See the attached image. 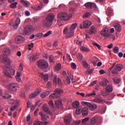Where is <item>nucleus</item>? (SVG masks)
Wrapping results in <instances>:
<instances>
[{
  "label": "nucleus",
  "instance_id": "1",
  "mask_svg": "<svg viewBox=\"0 0 125 125\" xmlns=\"http://www.w3.org/2000/svg\"><path fill=\"white\" fill-rule=\"evenodd\" d=\"M2 62L4 64H6L3 66L4 73L6 76L9 78H12V75H14L15 74V70L13 69H11V68L7 66L11 64L10 60L7 58H3Z\"/></svg>",
  "mask_w": 125,
  "mask_h": 125
},
{
  "label": "nucleus",
  "instance_id": "2",
  "mask_svg": "<svg viewBox=\"0 0 125 125\" xmlns=\"http://www.w3.org/2000/svg\"><path fill=\"white\" fill-rule=\"evenodd\" d=\"M54 19V14L50 13L49 14L43 21V25L47 28H49L53 24V21Z\"/></svg>",
  "mask_w": 125,
  "mask_h": 125
},
{
  "label": "nucleus",
  "instance_id": "3",
  "mask_svg": "<svg viewBox=\"0 0 125 125\" xmlns=\"http://www.w3.org/2000/svg\"><path fill=\"white\" fill-rule=\"evenodd\" d=\"M81 104L83 106L89 107V109L91 111H94L97 108V106L95 104H91L87 102H82Z\"/></svg>",
  "mask_w": 125,
  "mask_h": 125
},
{
  "label": "nucleus",
  "instance_id": "4",
  "mask_svg": "<svg viewBox=\"0 0 125 125\" xmlns=\"http://www.w3.org/2000/svg\"><path fill=\"white\" fill-rule=\"evenodd\" d=\"M58 17L59 19L64 21H68L71 18V16L64 12L59 13Z\"/></svg>",
  "mask_w": 125,
  "mask_h": 125
},
{
  "label": "nucleus",
  "instance_id": "5",
  "mask_svg": "<svg viewBox=\"0 0 125 125\" xmlns=\"http://www.w3.org/2000/svg\"><path fill=\"white\" fill-rule=\"evenodd\" d=\"M38 67L42 69H44L48 67V62L44 60H41L38 62Z\"/></svg>",
  "mask_w": 125,
  "mask_h": 125
},
{
  "label": "nucleus",
  "instance_id": "6",
  "mask_svg": "<svg viewBox=\"0 0 125 125\" xmlns=\"http://www.w3.org/2000/svg\"><path fill=\"white\" fill-rule=\"evenodd\" d=\"M124 68V66L121 64H117L111 71V73L115 74H118L119 71H121Z\"/></svg>",
  "mask_w": 125,
  "mask_h": 125
},
{
  "label": "nucleus",
  "instance_id": "7",
  "mask_svg": "<svg viewBox=\"0 0 125 125\" xmlns=\"http://www.w3.org/2000/svg\"><path fill=\"white\" fill-rule=\"evenodd\" d=\"M77 25V23H73L72 25H71L70 27L69 28L70 31H69L68 34H67L68 38L73 36L74 34V30L76 29Z\"/></svg>",
  "mask_w": 125,
  "mask_h": 125
},
{
  "label": "nucleus",
  "instance_id": "8",
  "mask_svg": "<svg viewBox=\"0 0 125 125\" xmlns=\"http://www.w3.org/2000/svg\"><path fill=\"white\" fill-rule=\"evenodd\" d=\"M18 87H19V85L14 83H10L8 86V89L11 91H16Z\"/></svg>",
  "mask_w": 125,
  "mask_h": 125
},
{
  "label": "nucleus",
  "instance_id": "9",
  "mask_svg": "<svg viewBox=\"0 0 125 125\" xmlns=\"http://www.w3.org/2000/svg\"><path fill=\"white\" fill-rule=\"evenodd\" d=\"M101 34L105 38H108L110 36L109 29L107 28H105L102 29L101 32Z\"/></svg>",
  "mask_w": 125,
  "mask_h": 125
},
{
  "label": "nucleus",
  "instance_id": "10",
  "mask_svg": "<svg viewBox=\"0 0 125 125\" xmlns=\"http://www.w3.org/2000/svg\"><path fill=\"white\" fill-rule=\"evenodd\" d=\"M25 39L24 38V37H22V36L21 35L17 36L15 39V42L17 44L21 43Z\"/></svg>",
  "mask_w": 125,
  "mask_h": 125
},
{
  "label": "nucleus",
  "instance_id": "11",
  "mask_svg": "<svg viewBox=\"0 0 125 125\" xmlns=\"http://www.w3.org/2000/svg\"><path fill=\"white\" fill-rule=\"evenodd\" d=\"M64 121L65 122L66 125H69L71 122V116L70 115L65 117Z\"/></svg>",
  "mask_w": 125,
  "mask_h": 125
},
{
  "label": "nucleus",
  "instance_id": "12",
  "mask_svg": "<svg viewBox=\"0 0 125 125\" xmlns=\"http://www.w3.org/2000/svg\"><path fill=\"white\" fill-rule=\"evenodd\" d=\"M33 31V28L32 25H29V26H25V27H24V32L26 34L31 33Z\"/></svg>",
  "mask_w": 125,
  "mask_h": 125
},
{
  "label": "nucleus",
  "instance_id": "13",
  "mask_svg": "<svg viewBox=\"0 0 125 125\" xmlns=\"http://www.w3.org/2000/svg\"><path fill=\"white\" fill-rule=\"evenodd\" d=\"M21 22V21H20V19H19V17H18L14 23L13 24V27L15 29H17L18 28V26H19V24H20V22Z\"/></svg>",
  "mask_w": 125,
  "mask_h": 125
},
{
  "label": "nucleus",
  "instance_id": "14",
  "mask_svg": "<svg viewBox=\"0 0 125 125\" xmlns=\"http://www.w3.org/2000/svg\"><path fill=\"white\" fill-rule=\"evenodd\" d=\"M41 89H38V90L36 91L33 94L30 95L29 98L30 99H33V98H35L36 96H37V95H38V94H40L41 93Z\"/></svg>",
  "mask_w": 125,
  "mask_h": 125
},
{
  "label": "nucleus",
  "instance_id": "15",
  "mask_svg": "<svg viewBox=\"0 0 125 125\" xmlns=\"http://www.w3.org/2000/svg\"><path fill=\"white\" fill-rule=\"evenodd\" d=\"M82 113L83 117H86L88 114V109L87 108V107H85L82 108Z\"/></svg>",
  "mask_w": 125,
  "mask_h": 125
},
{
  "label": "nucleus",
  "instance_id": "16",
  "mask_svg": "<svg viewBox=\"0 0 125 125\" xmlns=\"http://www.w3.org/2000/svg\"><path fill=\"white\" fill-rule=\"evenodd\" d=\"M55 104L57 108L59 109L60 108L62 107V102L61 100H57L55 101Z\"/></svg>",
  "mask_w": 125,
  "mask_h": 125
},
{
  "label": "nucleus",
  "instance_id": "17",
  "mask_svg": "<svg viewBox=\"0 0 125 125\" xmlns=\"http://www.w3.org/2000/svg\"><path fill=\"white\" fill-rule=\"evenodd\" d=\"M3 53L4 55L10 56L11 53V50L8 48H5L3 50Z\"/></svg>",
  "mask_w": 125,
  "mask_h": 125
},
{
  "label": "nucleus",
  "instance_id": "18",
  "mask_svg": "<svg viewBox=\"0 0 125 125\" xmlns=\"http://www.w3.org/2000/svg\"><path fill=\"white\" fill-rule=\"evenodd\" d=\"M109 83V82L107 80L104 79L102 82L100 83V84L101 86H103V87H105Z\"/></svg>",
  "mask_w": 125,
  "mask_h": 125
},
{
  "label": "nucleus",
  "instance_id": "19",
  "mask_svg": "<svg viewBox=\"0 0 125 125\" xmlns=\"http://www.w3.org/2000/svg\"><path fill=\"white\" fill-rule=\"evenodd\" d=\"M91 24L92 23L89 21H83V27H84V28H88Z\"/></svg>",
  "mask_w": 125,
  "mask_h": 125
},
{
  "label": "nucleus",
  "instance_id": "20",
  "mask_svg": "<svg viewBox=\"0 0 125 125\" xmlns=\"http://www.w3.org/2000/svg\"><path fill=\"white\" fill-rule=\"evenodd\" d=\"M40 115L41 116V120L42 121H45L47 120V119L49 118V116L47 115H45L42 112H40Z\"/></svg>",
  "mask_w": 125,
  "mask_h": 125
},
{
  "label": "nucleus",
  "instance_id": "21",
  "mask_svg": "<svg viewBox=\"0 0 125 125\" xmlns=\"http://www.w3.org/2000/svg\"><path fill=\"white\" fill-rule=\"evenodd\" d=\"M94 103H98V104H103L105 103V101L104 99H102L100 98H96L94 100Z\"/></svg>",
  "mask_w": 125,
  "mask_h": 125
},
{
  "label": "nucleus",
  "instance_id": "22",
  "mask_svg": "<svg viewBox=\"0 0 125 125\" xmlns=\"http://www.w3.org/2000/svg\"><path fill=\"white\" fill-rule=\"evenodd\" d=\"M21 3L25 7H29L30 6V2L26 1L25 0H21Z\"/></svg>",
  "mask_w": 125,
  "mask_h": 125
},
{
  "label": "nucleus",
  "instance_id": "23",
  "mask_svg": "<svg viewBox=\"0 0 125 125\" xmlns=\"http://www.w3.org/2000/svg\"><path fill=\"white\" fill-rule=\"evenodd\" d=\"M41 76L44 79V81L45 82H47L48 79V74H44L43 73L41 72L40 73Z\"/></svg>",
  "mask_w": 125,
  "mask_h": 125
},
{
  "label": "nucleus",
  "instance_id": "24",
  "mask_svg": "<svg viewBox=\"0 0 125 125\" xmlns=\"http://www.w3.org/2000/svg\"><path fill=\"white\" fill-rule=\"evenodd\" d=\"M114 27L115 30H117L118 32H120L122 30L121 25H120L119 23H116V24H115Z\"/></svg>",
  "mask_w": 125,
  "mask_h": 125
},
{
  "label": "nucleus",
  "instance_id": "25",
  "mask_svg": "<svg viewBox=\"0 0 125 125\" xmlns=\"http://www.w3.org/2000/svg\"><path fill=\"white\" fill-rule=\"evenodd\" d=\"M79 105H80V103L77 101H75L72 104L73 107L76 109H77L78 107H79Z\"/></svg>",
  "mask_w": 125,
  "mask_h": 125
},
{
  "label": "nucleus",
  "instance_id": "26",
  "mask_svg": "<svg viewBox=\"0 0 125 125\" xmlns=\"http://www.w3.org/2000/svg\"><path fill=\"white\" fill-rule=\"evenodd\" d=\"M89 120V117H86L82 119V122H81V123L82 124V125H86V124Z\"/></svg>",
  "mask_w": 125,
  "mask_h": 125
},
{
  "label": "nucleus",
  "instance_id": "27",
  "mask_svg": "<svg viewBox=\"0 0 125 125\" xmlns=\"http://www.w3.org/2000/svg\"><path fill=\"white\" fill-rule=\"evenodd\" d=\"M105 90L108 92H112L113 91V87L111 85L108 84L105 88Z\"/></svg>",
  "mask_w": 125,
  "mask_h": 125
},
{
  "label": "nucleus",
  "instance_id": "28",
  "mask_svg": "<svg viewBox=\"0 0 125 125\" xmlns=\"http://www.w3.org/2000/svg\"><path fill=\"white\" fill-rule=\"evenodd\" d=\"M15 103H16V104L13 106L11 108V111H15V110L16 109H17V108H18V107H19V105H18V101H15Z\"/></svg>",
  "mask_w": 125,
  "mask_h": 125
},
{
  "label": "nucleus",
  "instance_id": "29",
  "mask_svg": "<svg viewBox=\"0 0 125 125\" xmlns=\"http://www.w3.org/2000/svg\"><path fill=\"white\" fill-rule=\"evenodd\" d=\"M55 92L56 94L58 95V94H62V93H63V91L62 89L57 88L55 89Z\"/></svg>",
  "mask_w": 125,
  "mask_h": 125
},
{
  "label": "nucleus",
  "instance_id": "30",
  "mask_svg": "<svg viewBox=\"0 0 125 125\" xmlns=\"http://www.w3.org/2000/svg\"><path fill=\"white\" fill-rule=\"evenodd\" d=\"M96 122L97 124H101L102 122V118L101 117H95Z\"/></svg>",
  "mask_w": 125,
  "mask_h": 125
},
{
  "label": "nucleus",
  "instance_id": "31",
  "mask_svg": "<svg viewBox=\"0 0 125 125\" xmlns=\"http://www.w3.org/2000/svg\"><path fill=\"white\" fill-rule=\"evenodd\" d=\"M92 2H87L84 4V6L86 7V8L89 9H91L92 8Z\"/></svg>",
  "mask_w": 125,
  "mask_h": 125
},
{
  "label": "nucleus",
  "instance_id": "32",
  "mask_svg": "<svg viewBox=\"0 0 125 125\" xmlns=\"http://www.w3.org/2000/svg\"><path fill=\"white\" fill-rule=\"evenodd\" d=\"M83 110V108L82 107V106H79V107L76 108V113L77 115H80L82 113V110Z\"/></svg>",
  "mask_w": 125,
  "mask_h": 125
},
{
  "label": "nucleus",
  "instance_id": "33",
  "mask_svg": "<svg viewBox=\"0 0 125 125\" xmlns=\"http://www.w3.org/2000/svg\"><path fill=\"white\" fill-rule=\"evenodd\" d=\"M42 110L43 111H45V112H47V113L50 112V111L48 108L47 105L46 104H44L42 106Z\"/></svg>",
  "mask_w": 125,
  "mask_h": 125
},
{
  "label": "nucleus",
  "instance_id": "34",
  "mask_svg": "<svg viewBox=\"0 0 125 125\" xmlns=\"http://www.w3.org/2000/svg\"><path fill=\"white\" fill-rule=\"evenodd\" d=\"M18 4V3L17 2H15L14 3H11L10 5V7L11 9H15L17 8V6Z\"/></svg>",
  "mask_w": 125,
  "mask_h": 125
},
{
  "label": "nucleus",
  "instance_id": "35",
  "mask_svg": "<svg viewBox=\"0 0 125 125\" xmlns=\"http://www.w3.org/2000/svg\"><path fill=\"white\" fill-rule=\"evenodd\" d=\"M96 31V27H94V26H91L90 28V34H92L93 33H95Z\"/></svg>",
  "mask_w": 125,
  "mask_h": 125
},
{
  "label": "nucleus",
  "instance_id": "36",
  "mask_svg": "<svg viewBox=\"0 0 125 125\" xmlns=\"http://www.w3.org/2000/svg\"><path fill=\"white\" fill-rule=\"evenodd\" d=\"M20 76H21L20 72H17V75L16 76V78L17 81L18 82H21V78L20 77Z\"/></svg>",
  "mask_w": 125,
  "mask_h": 125
},
{
  "label": "nucleus",
  "instance_id": "37",
  "mask_svg": "<svg viewBox=\"0 0 125 125\" xmlns=\"http://www.w3.org/2000/svg\"><path fill=\"white\" fill-rule=\"evenodd\" d=\"M113 80L114 82L116 83H120L121 81V79L116 77V78H114L113 79Z\"/></svg>",
  "mask_w": 125,
  "mask_h": 125
},
{
  "label": "nucleus",
  "instance_id": "38",
  "mask_svg": "<svg viewBox=\"0 0 125 125\" xmlns=\"http://www.w3.org/2000/svg\"><path fill=\"white\" fill-rule=\"evenodd\" d=\"M109 95V92L108 91L107 92H104V91H102L101 93V95L103 97H106L108 96V95Z\"/></svg>",
  "mask_w": 125,
  "mask_h": 125
},
{
  "label": "nucleus",
  "instance_id": "39",
  "mask_svg": "<svg viewBox=\"0 0 125 125\" xmlns=\"http://www.w3.org/2000/svg\"><path fill=\"white\" fill-rule=\"evenodd\" d=\"M49 94V92H43V93L41 94V96L42 98H44L47 96H48V95Z\"/></svg>",
  "mask_w": 125,
  "mask_h": 125
},
{
  "label": "nucleus",
  "instance_id": "40",
  "mask_svg": "<svg viewBox=\"0 0 125 125\" xmlns=\"http://www.w3.org/2000/svg\"><path fill=\"white\" fill-rule=\"evenodd\" d=\"M10 98H11V95L8 93L5 94L4 96H3V99H8Z\"/></svg>",
  "mask_w": 125,
  "mask_h": 125
},
{
  "label": "nucleus",
  "instance_id": "41",
  "mask_svg": "<svg viewBox=\"0 0 125 125\" xmlns=\"http://www.w3.org/2000/svg\"><path fill=\"white\" fill-rule=\"evenodd\" d=\"M58 97H59V96L57 95V94H56V92H55V93H53L51 94L49 96V98L50 99H54V98H58Z\"/></svg>",
  "mask_w": 125,
  "mask_h": 125
},
{
  "label": "nucleus",
  "instance_id": "42",
  "mask_svg": "<svg viewBox=\"0 0 125 125\" xmlns=\"http://www.w3.org/2000/svg\"><path fill=\"white\" fill-rule=\"evenodd\" d=\"M95 95H96V93H95V91H94V92H93V93H92L91 94H88L85 95V98L90 97H92V96H95Z\"/></svg>",
  "mask_w": 125,
  "mask_h": 125
},
{
  "label": "nucleus",
  "instance_id": "43",
  "mask_svg": "<svg viewBox=\"0 0 125 125\" xmlns=\"http://www.w3.org/2000/svg\"><path fill=\"white\" fill-rule=\"evenodd\" d=\"M96 123L95 117H93L91 119V124L90 125H94Z\"/></svg>",
  "mask_w": 125,
  "mask_h": 125
},
{
  "label": "nucleus",
  "instance_id": "44",
  "mask_svg": "<svg viewBox=\"0 0 125 125\" xmlns=\"http://www.w3.org/2000/svg\"><path fill=\"white\" fill-rule=\"evenodd\" d=\"M43 122L40 121H37L34 122V125H43Z\"/></svg>",
  "mask_w": 125,
  "mask_h": 125
},
{
  "label": "nucleus",
  "instance_id": "45",
  "mask_svg": "<svg viewBox=\"0 0 125 125\" xmlns=\"http://www.w3.org/2000/svg\"><path fill=\"white\" fill-rule=\"evenodd\" d=\"M43 36L42 33H38L35 35V38L36 39H40Z\"/></svg>",
  "mask_w": 125,
  "mask_h": 125
},
{
  "label": "nucleus",
  "instance_id": "46",
  "mask_svg": "<svg viewBox=\"0 0 125 125\" xmlns=\"http://www.w3.org/2000/svg\"><path fill=\"white\" fill-rule=\"evenodd\" d=\"M82 64L85 68H88V64L85 61L82 62Z\"/></svg>",
  "mask_w": 125,
  "mask_h": 125
},
{
  "label": "nucleus",
  "instance_id": "47",
  "mask_svg": "<svg viewBox=\"0 0 125 125\" xmlns=\"http://www.w3.org/2000/svg\"><path fill=\"white\" fill-rule=\"evenodd\" d=\"M48 104H49V106L51 107V108H54V103H53V101L50 100Z\"/></svg>",
  "mask_w": 125,
  "mask_h": 125
},
{
  "label": "nucleus",
  "instance_id": "48",
  "mask_svg": "<svg viewBox=\"0 0 125 125\" xmlns=\"http://www.w3.org/2000/svg\"><path fill=\"white\" fill-rule=\"evenodd\" d=\"M68 32H69L68 28H67V27H65V28H64V29H63V33L66 35L67 37H68V36H67Z\"/></svg>",
  "mask_w": 125,
  "mask_h": 125
},
{
  "label": "nucleus",
  "instance_id": "49",
  "mask_svg": "<svg viewBox=\"0 0 125 125\" xmlns=\"http://www.w3.org/2000/svg\"><path fill=\"white\" fill-rule=\"evenodd\" d=\"M80 49L82 51H86L87 52L89 51V49H88L86 47L83 46H81Z\"/></svg>",
  "mask_w": 125,
  "mask_h": 125
},
{
  "label": "nucleus",
  "instance_id": "50",
  "mask_svg": "<svg viewBox=\"0 0 125 125\" xmlns=\"http://www.w3.org/2000/svg\"><path fill=\"white\" fill-rule=\"evenodd\" d=\"M19 72H21L22 71H23V64L22 63H21L20 66H19Z\"/></svg>",
  "mask_w": 125,
  "mask_h": 125
},
{
  "label": "nucleus",
  "instance_id": "51",
  "mask_svg": "<svg viewBox=\"0 0 125 125\" xmlns=\"http://www.w3.org/2000/svg\"><path fill=\"white\" fill-rule=\"evenodd\" d=\"M91 16V13L89 12H86L84 15H83V18H87Z\"/></svg>",
  "mask_w": 125,
  "mask_h": 125
},
{
  "label": "nucleus",
  "instance_id": "52",
  "mask_svg": "<svg viewBox=\"0 0 125 125\" xmlns=\"http://www.w3.org/2000/svg\"><path fill=\"white\" fill-rule=\"evenodd\" d=\"M42 6H43L42 4V3H41L40 5L38 6L37 8L35 9V10H37V11L41 10V9L42 8Z\"/></svg>",
  "mask_w": 125,
  "mask_h": 125
},
{
  "label": "nucleus",
  "instance_id": "53",
  "mask_svg": "<svg viewBox=\"0 0 125 125\" xmlns=\"http://www.w3.org/2000/svg\"><path fill=\"white\" fill-rule=\"evenodd\" d=\"M29 59L31 62H33L36 60V57H35L34 56H32L30 57H29Z\"/></svg>",
  "mask_w": 125,
  "mask_h": 125
},
{
  "label": "nucleus",
  "instance_id": "54",
  "mask_svg": "<svg viewBox=\"0 0 125 125\" xmlns=\"http://www.w3.org/2000/svg\"><path fill=\"white\" fill-rule=\"evenodd\" d=\"M54 57L53 55H51L49 57V60L51 62L54 63L55 61H54Z\"/></svg>",
  "mask_w": 125,
  "mask_h": 125
},
{
  "label": "nucleus",
  "instance_id": "55",
  "mask_svg": "<svg viewBox=\"0 0 125 125\" xmlns=\"http://www.w3.org/2000/svg\"><path fill=\"white\" fill-rule=\"evenodd\" d=\"M74 42L75 43H76L77 45H79L80 46L82 45V43L83 42L82 41H80L79 40H75Z\"/></svg>",
  "mask_w": 125,
  "mask_h": 125
},
{
  "label": "nucleus",
  "instance_id": "56",
  "mask_svg": "<svg viewBox=\"0 0 125 125\" xmlns=\"http://www.w3.org/2000/svg\"><path fill=\"white\" fill-rule=\"evenodd\" d=\"M107 13L108 14V15L109 16L111 15V14L113 13V10L111 9H110L109 8H107Z\"/></svg>",
  "mask_w": 125,
  "mask_h": 125
},
{
  "label": "nucleus",
  "instance_id": "57",
  "mask_svg": "<svg viewBox=\"0 0 125 125\" xmlns=\"http://www.w3.org/2000/svg\"><path fill=\"white\" fill-rule=\"evenodd\" d=\"M93 45H94V46L97 47L99 50H100L101 49V46L100 45H99L98 44L96 43V42L93 43Z\"/></svg>",
  "mask_w": 125,
  "mask_h": 125
},
{
  "label": "nucleus",
  "instance_id": "58",
  "mask_svg": "<svg viewBox=\"0 0 125 125\" xmlns=\"http://www.w3.org/2000/svg\"><path fill=\"white\" fill-rule=\"evenodd\" d=\"M51 34H52V31H49L45 35H43V37H48Z\"/></svg>",
  "mask_w": 125,
  "mask_h": 125
},
{
  "label": "nucleus",
  "instance_id": "59",
  "mask_svg": "<svg viewBox=\"0 0 125 125\" xmlns=\"http://www.w3.org/2000/svg\"><path fill=\"white\" fill-rule=\"evenodd\" d=\"M113 51H114L115 53H118L119 52V51L118 47H115L113 49Z\"/></svg>",
  "mask_w": 125,
  "mask_h": 125
},
{
  "label": "nucleus",
  "instance_id": "60",
  "mask_svg": "<svg viewBox=\"0 0 125 125\" xmlns=\"http://www.w3.org/2000/svg\"><path fill=\"white\" fill-rule=\"evenodd\" d=\"M96 83H97V81H93V82L91 83V84L89 85V86H93V85H94V84H96Z\"/></svg>",
  "mask_w": 125,
  "mask_h": 125
},
{
  "label": "nucleus",
  "instance_id": "61",
  "mask_svg": "<svg viewBox=\"0 0 125 125\" xmlns=\"http://www.w3.org/2000/svg\"><path fill=\"white\" fill-rule=\"evenodd\" d=\"M66 81H67V83H68L69 84L70 83H71V81H70V78H69V77L68 76H67V77H66Z\"/></svg>",
  "mask_w": 125,
  "mask_h": 125
},
{
  "label": "nucleus",
  "instance_id": "62",
  "mask_svg": "<svg viewBox=\"0 0 125 125\" xmlns=\"http://www.w3.org/2000/svg\"><path fill=\"white\" fill-rule=\"evenodd\" d=\"M61 65L60 64H58L56 66V69L57 70H59L61 69Z\"/></svg>",
  "mask_w": 125,
  "mask_h": 125
},
{
  "label": "nucleus",
  "instance_id": "63",
  "mask_svg": "<svg viewBox=\"0 0 125 125\" xmlns=\"http://www.w3.org/2000/svg\"><path fill=\"white\" fill-rule=\"evenodd\" d=\"M71 67L73 69H75L76 67V65L75 63H72L71 64Z\"/></svg>",
  "mask_w": 125,
  "mask_h": 125
},
{
  "label": "nucleus",
  "instance_id": "64",
  "mask_svg": "<svg viewBox=\"0 0 125 125\" xmlns=\"http://www.w3.org/2000/svg\"><path fill=\"white\" fill-rule=\"evenodd\" d=\"M51 85V83L50 82H48L47 83V87L48 88H49Z\"/></svg>",
  "mask_w": 125,
  "mask_h": 125
}]
</instances>
